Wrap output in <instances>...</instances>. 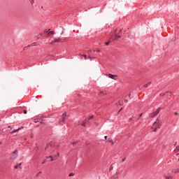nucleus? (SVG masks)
<instances>
[{"label": "nucleus", "mask_w": 179, "mask_h": 179, "mask_svg": "<svg viewBox=\"0 0 179 179\" xmlns=\"http://www.w3.org/2000/svg\"><path fill=\"white\" fill-rule=\"evenodd\" d=\"M160 127H162V122H160V120L157 118L156 121L153 123L152 129H153L154 132H156L157 129H160Z\"/></svg>", "instance_id": "f257e3e1"}, {"label": "nucleus", "mask_w": 179, "mask_h": 179, "mask_svg": "<svg viewBox=\"0 0 179 179\" xmlns=\"http://www.w3.org/2000/svg\"><path fill=\"white\" fill-rule=\"evenodd\" d=\"M159 113H160V108H157L155 112L150 113L149 115L150 118H155L156 115H159Z\"/></svg>", "instance_id": "f03ea898"}, {"label": "nucleus", "mask_w": 179, "mask_h": 179, "mask_svg": "<svg viewBox=\"0 0 179 179\" xmlns=\"http://www.w3.org/2000/svg\"><path fill=\"white\" fill-rule=\"evenodd\" d=\"M16 159H17V150H15L13 152V155L12 157H10V160H16Z\"/></svg>", "instance_id": "7ed1b4c3"}, {"label": "nucleus", "mask_w": 179, "mask_h": 179, "mask_svg": "<svg viewBox=\"0 0 179 179\" xmlns=\"http://www.w3.org/2000/svg\"><path fill=\"white\" fill-rule=\"evenodd\" d=\"M108 77L113 80H117V78L118 77L117 75L108 74Z\"/></svg>", "instance_id": "20e7f679"}, {"label": "nucleus", "mask_w": 179, "mask_h": 179, "mask_svg": "<svg viewBox=\"0 0 179 179\" xmlns=\"http://www.w3.org/2000/svg\"><path fill=\"white\" fill-rule=\"evenodd\" d=\"M66 118V113H64L62 115V122H65V119Z\"/></svg>", "instance_id": "39448f33"}, {"label": "nucleus", "mask_w": 179, "mask_h": 179, "mask_svg": "<svg viewBox=\"0 0 179 179\" xmlns=\"http://www.w3.org/2000/svg\"><path fill=\"white\" fill-rule=\"evenodd\" d=\"M52 146V142L49 143L48 144L46 145L45 148V150H47V149H48V148H51Z\"/></svg>", "instance_id": "423d86ee"}, {"label": "nucleus", "mask_w": 179, "mask_h": 179, "mask_svg": "<svg viewBox=\"0 0 179 179\" xmlns=\"http://www.w3.org/2000/svg\"><path fill=\"white\" fill-rule=\"evenodd\" d=\"M44 33H47L48 34H55V33L54 31H49L48 30H45Z\"/></svg>", "instance_id": "0eeeda50"}, {"label": "nucleus", "mask_w": 179, "mask_h": 179, "mask_svg": "<svg viewBox=\"0 0 179 179\" xmlns=\"http://www.w3.org/2000/svg\"><path fill=\"white\" fill-rule=\"evenodd\" d=\"M21 166H22V163H20V164L15 165L14 167H15V169H22Z\"/></svg>", "instance_id": "6e6552de"}, {"label": "nucleus", "mask_w": 179, "mask_h": 179, "mask_svg": "<svg viewBox=\"0 0 179 179\" xmlns=\"http://www.w3.org/2000/svg\"><path fill=\"white\" fill-rule=\"evenodd\" d=\"M150 85H152V82L148 83V84H145L143 85V87H145V89H146L147 87H148L149 86H150Z\"/></svg>", "instance_id": "1a4fd4ad"}, {"label": "nucleus", "mask_w": 179, "mask_h": 179, "mask_svg": "<svg viewBox=\"0 0 179 179\" xmlns=\"http://www.w3.org/2000/svg\"><path fill=\"white\" fill-rule=\"evenodd\" d=\"M59 41H61V38H55L53 43H59Z\"/></svg>", "instance_id": "9d476101"}, {"label": "nucleus", "mask_w": 179, "mask_h": 179, "mask_svg": "<svg viewBox=\"0 0 179 179\" xmlns=\"http://www.w3.org/2000/svg\"><path fill=\"white\" fill-rule=\"evenodd\" d=\"M94 116L92 115V116H90L89 117H87L85 119V122H87V121H90V120H92V118H93Z\"/></svg>", "instance_id": "9b49d317"}, {"label": "nucleus", "mask_w": 179, "mask_h": 179, "mask_svg": "<svg viewBox=\"0 0 179 179\" xmlns=\"http://www.w3.org/2000/svg\"><path fill=\"white\" fill-rule=\"evenodd\" d=\"M173 173H175V174H178L179 173V169H175L173 170Z\"/></svg>", "instance_id": "f8f14e48"}, {"label": "nucleus", "mask_w": 179, "mask_h": 179, "mask_svg": "<svg viewBox=\"0 0 179 179\" xmlns=\"http://www.w3.org/2000/svg\"><path fill=\"white\" fill-rule=\"evenodd\" d=\"M117 38H121V36H118L117 34H115V37H114L113 40H117Z\"/></svg>", "instance_id": "ddd939ff"}, {"label": "nucleus", "mask_w": 179, "mask_h": 179, "mask_svg": "<svg viewBox=\"0 0 179 179\" xmlns=\"http://www.w3.org/2000/svg\"><path fill=\"white\" fill-rule=\"evenodd\" d=\"M106 94H107L105 93V92H103V91H101V92H99V96H106Z\"/></svg>", "instance_id": "4468645a"}, {"label": "nucleus", "mask_w": 179, "mask_h": 179, "mask_svg": "<svg viewBox=\"0 0 179 179\" xmlns=\"http://www.w3.org/2000/svg\"><path fill=\"white\" fill-rule=\"evenodd\" d=\"M20 130V128H18L17 129H15L13 131H11L10 134H15V132H17V131Z\"/></svg>", "instance_id": "2eb2a0df"}, {"label": "nucleus", "mask_w": 179, "mask_h": 179, "mask_svg": "<svg viewBox=\"0 0 179 179\" xmlns=\"http://www.w3.org/2000/svg\"><path fill=\"white\" fill-rule=\"evenodd\" d=\"M108 142L112 143V145H114V142H113V140H111L110 138L108 139Z\"/></svg>", "instance_id": "dca6fc26"}, {"label": "nucleus", "mask_w": 179, "mask_h": 179, "mask_svg": "<svg viewBox=\"0 0 179 179\" xmlns=\"http://www.w3.org/2000/svg\"><path fill=\"white\" fill-rule=\"evenodd\" d=\"M47 159H51V162H54V159H52V156L47 157Z\"/></svg>", "instance_id": "f3484780"}, {"label": "nucleus", "mask_w": 179, "mask_h": 179, "mask_svg": "<svg viewBox=\"0 0 179 179\" xmlns=\"http://www.w3.org/2000/svg\"><path fill=\"white\" fill-rule=\"evenodd\" d=\"M75 176V173H69V177H73Z\"/></svg>", "instance_id": "a211bd4d"}, {"label": "nucleus", "mask_w": 179, "mask_h": 179, "mask_svg": "<svg viewBox=\"0 0 179 179\" xmlns=\"http://www.w3.org/2000/svg\"><path fill=\"white\" fill-rule=\"evenodd\" d=\"M81 57H83L85 59H87V56H86V55H83Z\"/></svg>", "instance_id": "6ab92c4d"}, {"label": "nucleus", "mask_w": 179, "mask_h": 179, "mask_svg": "<svg viewBox=\"0 0 179 179\" xmlns=\"http://www.w3.org/2000/svg\"><path fill=\"white\" fill-rule=\"evenodd\" d=\"M176 152H179V146H177L176 148L175 149Z\"/></svg>", "instance_id": "aec40b11"}, {"label": "nucleus", "mask_w": 179, "mask_h": 179, "mask_svg": "<svg viewBox=\"0 0 179 179\" xmlns=\"http://www.w3.org/2000/svg\"><path fill=\"white\" fill-rule=\"evenodd\" d=\"M82 126L83 127H86V121L83 122Z\"/></svg>", "instance_id": "412c9836"}, {"label": "nucleus", "mask_w": 179, "mask_h": 179, "mask_svg": "<svg viewBox=\"0 0 179 179\" xmlns=\"http://www.w3.org/2000/svg\"><path fill=\"white\" fill-rule=\"evenodd\" d=\"M54 43H55V42H54V41H52V42H50V45H52V44H53Z\"/></svg>", "instance_id": "4be33fe9"}, {"label": "nucleus", "mask_w": 179, "mask_h": 179, "mask_svg": "<svg viewBox=\"0 0 179 179\" xmlns=\"http://www.w3.org/2000/svg\"><path fill=\"white\" fill-rule=\"evenodd\" d=\"M24 114H27V110H24Z\"/></svg>", "instance_id": "5701e85b"}, {"label": "nucleus", "mask_w": 179, "mask_h": 179, "mask_svg": "<svg viewBox=\"0 0 179 179\" xmlns=\"http://www.w3.org/2000/svg\"><path fill=\"white\" fill-rule=\"evenodd\" d=\"M112 169H113V166H110L109 168V170L111 171Z\"/></svg>", "instance_id": "b1692460"}, {"label": "nucleus", "mask_w": 179, "mask_h": 179, "mask_svg": "<svg viewBox=\"0 0 179 179\" xmlns=\"http://www.w3.org/2000/svg\"><path fill=\"white\" fill-rule=\"evenodd\" d=\"M36 178L40 177V174H39V173L36 174Z\"/></svg>", "instance_id": "393cba45"}, {"label": "nucleus", "mask_w": 179, "mask_h": 179, "mask_svg": "<svg viewBox=\"0 0 179 179\" xmlns=\"http://www.w3.org/2000/svg\"><path fill=\"white\" fill-rule=\"evenodd\" d=\"M108 44H110V41L106 43V45H108Z\"/></svg>", "instance_id": "a878e982"}, {"label": "nucleus", "mask_w": 179, "mask_h": 179, "mask_svg": "<svg viewBox=\"0 0 179 179\" xmlns=\"http://www.w3.org/2000/svg\"><path fill=\"white\" fill-rule=\"evenodd\" d=\"M174 114H175V115H178V113H177V112H175Z\"/></svg>", "instance_id": "bb28decb"}, {"label": "nucleus", "mask_w": 179, "mask_h": 179, "mask_svg": "<svg viewBox=\"0 0 179 179\" xmlns=\"http://www.w3.org/2000/svg\"><path fill=\"white\" fill-rule=\"evenodd\" d=\"M88 58H90V59H94V58L92 57H88Z\"/></svg>", "instance_id": "cd10ccee"}, {"label": "nucleus", "mask_w": 179, "mask_h": 179, "mask_svg": "<svg viewBox=\"0 0 179 179\" xmlns=\"http://www.w3.org/2000/svg\"><path fill=\"white\" fill-rule=\"evenodd\" d=\"M169 96H171V92H167Z\"/></svg>", "instance_id": "c85d7f7f"}, {"label": "nucleus", "mask_w": 179, "mask_h": 179, "mask_svg": "<svg viewBox=\"0 0 179 179\" xmlns=\"http://www.w3.org/2000/svg\"><path fill=\"white\" fill-rule=\"evenodd\" d=\"M72 145H76V142H73Z\"/></svg>", "instance_id": "c756f323"}, {"label": "nucleus", "mask_w": 179, "mask_h": 179, "mask_svg": "<svg viewBox=\"0 0 179 179\" xmlns=\"http://www.w3.org/2000/svg\"><path fill=\"white\" fill-rule=\"evenodd\" d=\"M124 103H128V100H124Z\"/></svg>", "instance_id": "7c9ffc66"}, {"label": "nucleus", "mask_w": 179, "mask_h": 179, "mask_svg": "<svg viewBox=\"0 0 179 179\" xmlns=\"http://www.w3.org/2000/svg\"><path fill=\"white\" fill-rule=\"evenodd\" d=\"M122 31V29H120L119 33H121Z\"/></svg>", "instance_id": "2f4dec72"}, {"label": "nucleus", "mask_w": 179, "mask_h": 179, "mask_svg": "<svg viewBox=\"0 0 179 179\" xmlns=\"http://www.w3.org/2000/svg\"><path fill=\"white\" fill-rule=\"evenodd\" d=\"M88 52H92V50H88Z\"/></svg>", "instance_id": "473e14b6"}, {"label": "nucleus", "mask_w": 179, "mask_h": 179, "mask_svg": "<svg viewBox=\"0 0 179 179\" xmlns=\"http://www.w3.org/2000/svg\"><path fill=\"white\" fill-rule=\"evenodd\" d=\"M104 138L106 140H107V136H105Z\"/></svg>", "instance_id": "72a5a7b5"}, {"label": "nucleus", "mask_w": 179, "mask_h": 179, "mask_svg": "<svg viewBox=\"0 0 179 179\" xmlns=\"http://www.w3.org/2000/svg\"><path fill=\"white\" fill-rule=\"evenodd\" d=\"M122 110V108H121V109L119 110V112H118V113L121 112Z\"/></svg>", "instance_id": "f704fd0d"}, {"label": "nucleus", "mask_w": 179, "mask_h": 179, "mask_svg": "<svg viewBox=\"0 0 179 179\" xmlns=\"http://www.w3.org/2000/svg\"><path fill=\"white\" fill-rule=\"evenodd\" d=\"M59 157V153H57V157Z\"/></svg>", "instance_id": "c9c22d12"}, {"label": "nucleus", "mask_w": 179, "mask_h": 179, "mask_svg": "<svg viewBox=\"0 0 179 179\" xmlns=\"http://www.w3.org/2000/svg\"><path fill=\"white\" fill-rule=\"evenodd\" d=\"M41 173H42V172H41V171H40V172H38V174H41Z\"/></svg>", "instance_id": "e433bc0d"}, {"label": "nucleus", "mask_w": 179, "mask_h": 179, "mask_svg": "<svg viewBox=\"0 0 179 179\" xmlns=\"http://www.w3.org/2000/svg\"><path fill=\"white\" fill-rule=\"evenodd\" d=\"M110 38H113V35L110 36Z\"/></svg>", "instance_id": "4c0bfd02"}, {"label": "nucleus", "mask_w": 179, "mask_h": 179, "mask_svg": "<svg viewBox=\"0 0 179 179\" xmlns=\"http://www.w3.org/2000/svg\"><path fill=\"white\" fill-rule=\"evenodd\" d=\"M97 52H100V50H97Z\"/></svg>", "instance_id": "58836bf2"}, {"label": "nucleus", "mask_w": 179, "mask_h": 179, "mask_svg": "<svg viewBox=\"0 0 179 179\" xmlns=\"http://www.w3.org/2000/svg\"><path fill=\"white\" fill-rule=\"evenodd\" d=\"M59 124H61V120L59 121Z\"/></svg>", "instance_id": "ea45409f"}, {"label": "nucleus", "mask_w": 179, "mask_h": 179, "mask_svg": "<svg viewBox=\"0 0 179 179\" xmlns=\"http://www.w3.org/2000/svg\"><path fill=\"white\" fill-rule=\"evenodd\" d=\"M40 36H43V34H41Z\"/></svg>", "instance_id": "a19ab883"}, {"label": "nucleus", "mask_w": 179, "mask_h": 179, "mask_svg": "<svg viewBox=\"0 0 179 179\" xmlns=\"http://www.w3.org/2000/svg\"><path fill=\"white\" fill-rule=\"evenodd\" d=\"M140 117H142V113H141V114H140Z\"/></svg>", "instance_id": "79ce46f5"}, {"label": "nucleus", "mask_w": 179, "mask_h": 179, "mask_svg": "<svg viewBox=\"0 0 179 179\" xmlns=\"http://www.w3.org/2000/svg\"><path fill=\"white\" fill-rule=\"evenodd\" d=\"M42 164H44V162H42Z\"/></svg>", "instance_id": "37998d69"}, {"label": "nucleus", "mask_w": 179, "mask_h": 179, "mask_svg": "<svg viewBox=\"0 0 179 179\" xmlns=\"http://www.w3.org/2000/svg\"><path fill=\"white\" fill-rule=\"evenodd\" d=\"M8 128H10V126H9Z\"/></svg>", "instance_id": "c03bdc74"}, {"label": "nucleus", "mask_w": 179, "mask_h": 179, "mask_svg": "<svg viewBox=\"0 0 179 179\" xmlns=\"http://www.w3.org/2000/svg\"><path fill=\"white\" fill-rule=\"evenodd\" d=\"M8 128H10V126H9Z\"/></svg>", "instance_id": "a18cd8bd"}, {"label": "nucleus", "mask_w": 179, "mask_h": 179, "mask_svg": "<svg viewBox=\"0 0 179 179\" xmlns=\"http://www.w3.org/2000/svg\"><path fill=\"white\" fill-rule=\"evenodd\" d=\"M178 162H179V158H178Z\"/></svg>", "instance_id": "49530a36"}]
</instances>
